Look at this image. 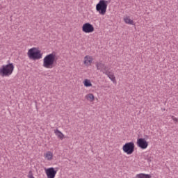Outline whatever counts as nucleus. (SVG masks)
<instances>
[{"instance_id": "1", "label": "nucleus", "mask_w": 178, "mask_h": 178, "mask_svg": "<svg viewBox=\"0 0 178 178\" xmlns=\"http://www.w3.org/2000/svg\"><path fill=\"white\" fill-rule=\"evenodd\" d=\"M56 55L51 53L47 55L43 59V67L46 69H52L55 67V63H56Z\"/></svg>"}, {"instance_id": "2", "label": "nucleus", "mask_w": 178, "mask_h": 178, "mask_svg": "<svg viewBox=\"0 0 178 178\" xmlns=\"http://www.w3.org/2000/svg\"><path fill=\"white\" fill-rule=\"evenodd\" d=\"M13 70H15L13 63L3 65L0 67V76L2 77H8L13 73Z\"/></svg>"}, {"instance_id": "3", "label": "nucleus", "mask_w": 178, "mask_h": 178, "mask_svg": "<svg viewBox=\"0 0 178 178\" xmlns=\"http://www.w3.org/2000/svg\"><path fill=\"white\" fill-rule=\"evenodd\" d=\"M108 3L109 2L106 0H100L99 3L96 5V10L104 16L106 13V9L108 8Z\"/></svg>"}, {"instance_id": "4", "label": "nucleus", "mask_w": 178, "mask_h": 178, "mask_svg": "<svg viewBox=\"0 0 178 178\" xmlns=\"http://www.w3.org/2000/svg\"><path fill=\"white\" fill-rule=\"evenodd\" d=\"M28 56L30 59L35 60L41 59V58H42V54H41V51L37 50L35 48H32L29 50Z\"/></svg>"}, {"instance_id": "5", "label": "nucleus", "mask_w": 178, "mask_h": 178, "mask_svg": "<svg viewBox=\"0 0 178 178\" xmlns=\"http://www.w3.org/2000/svg\"><path fill=\"white\" fill-rule=\"evenodd\" d=\"M134 148H135L134 143L129 142V143H125L123 145L122 150L124 151V152H125V154H127V155H131V154L134 152Z\"/></svg>"}, {"instance_id": "6", "label": "nucleus", "mask_w": 178, "mask_h": 178, "mask_svg": "<svg viewBox=\"0 0 178 178\" xmlns=\"http://www.w3.org/2000/svg\"><path fill=\"white\" fill-rule=\"evenodd\" d=\"M94 30V26L88 22L85 23L82 26V31H83V33H93Z\"/></svg>"}, {"instance_id": "7", "label": "nucleus", "mask_w": 178, "mask_h": 178, "mask_svg": "<svg viewBox=\"0 0 178 178\" xmlns=\"http://www.w3.org/2000/svg\"><path fill=\"white\" fill-rule=\"evenodd\" d=\"M137 145L139 148H141V149H145L148 147V142H147L145 138H138L137 140Z\"/></svg>"}, {"instance_id": "8", "label": "nucleus", "mask_w": 178, "mask_h": 178, "mask_svg": "<svg viewBox=\"0 0 178 178\" xmlns=\"http://www.w3.org/2000/svg\"><path fill=\"white\" fill-rule=\"evenodd\" d=\"M96 67L97 70H100V72H102L104 74V72L109 70V67L105 64L102 63V62H96Z\"/></svg>"}, {"instance_id": "9", "label": "nucleus", "mask_w": 178, "mask_h": 178, "mask_svg": "<svg viewBox=\"0 0 178 178\" xmlns=\"http://www.w3.org/2000/svg\"><path fill=\"white\" fill-rule=\"evenodd\" d=\"M47 178H55L56 173L58 172L54 168H49L45 170Z\"/></svg>"}, {"instance_id": "10", "label": "nucleus", "mask_w": 178, "mask_h": 178, "mask_svg": "<svg viewBox=\"0 0 178 178\" xmlns=\"http://www.w3.org/2000/svg\"><path fill=\"white\" fill-rule=\"evenodd\" d=\"M92 60H94V58H92V56L87 55L84 57L83 63L86 66H91V64L92 63Z\"/></svg>"}, {"instance_id": "11", "label": "nucleus", "mask_w": 178, "mask_h": 178, "mask_svg": "<svg viewBox=\"0 0 178 178\" xmlns=\"http://www.w3.org/2000/svg\"><path fill=\"white\" fill-rule=\"evenodd\" d=\"M104 74H106V76H107L110 79V80H111V81H113V83L116 81V78L115 77V74L111 71H109V70L104 72Z\"/></svg>"}, {"instance_id": "12", "label": "nucleus", "mask_w": 178, "mask_h": 178, "mask_svg": "<svg viewBox=\"0 0 178 178\" xmlns=\"http://www.w3.org/2000/svg\"><path fill=\"white\" fill-rule=\"evenodd\" d=\"M44 156L47 161H52V159H54V153L51 151H48L44 154Z\"/></svg>"}, {"instance_id": "13", "label": "nucleus", "mask_w": 178, "mask_h": 178, "mask_svg": "<svg viewBox=\"0 0 178 178\" xmlns=\"http://www.w3.org/2000/svg\"><path fill=\"white\" fill-rule=\"evenodd\" d=\"M124 22L126 24H131V26H134V22L133 19H130V17L127 16L124 17Z\"/></svg>"}, {"instance_id": "14", "label": "nucleus", "mask_w": 178, "mask_h": 178, "mask_svg": "<svg viewBox=\"0 0 178 178\" xmlns=\"http://www.w3.org/2000/svg\"><path fill=\"white\" fill-rule=\"evenodd\" d=\"M86 99L90 101V102H94L95 97L92 93H89L85 96Z\"/></svg>"}, {"instance_id": "15", "label": "nucleus", "mask_w": 178, "mask_h": 178, "mask_svg": "<svg viewBox=\"0 0 178 178\" xmlns=\"http://www.w3.org/2000/svg\"><path fill=\"white\" fill-rule=\"evenodd\" d=\"M54 133L56 136H57L58 138H60V140H63L65 135H63V134L61 133L60 131H59V129H55Z\"/></svg>"}, {"instance_id": "16", "label": "nucleus", "mask_w": 178, "mask_h": 178, "mask_svg": "<svg viewBox=\"0 0 178 178\" xmlns=\"http://www.w3.org/2000/svg\"><path fill=\"white\" fill-rule=\"evenodd\" d=\"M83 84L85 87H92V83H91V81L88 79H85Z\"/></svg>"}, {"instance_id": "17", "label": "nucleus", "mask_w": 178, "mask_h": 178, "mask_svg": "<svg viewBox=\"0 0 178 178\" xmlns=\"http://www.w3.org/2000/svg\"><path fill=\"white\" fill-rule=\"evenodd\" d=\"M28 178H34V175H33V172L32 171L29 172Z\"/></svg>"}, {"instance_id": "18", "label": "nucleus", "mask_w": 178, "mask_h": 178, "mask_svg": "<svg viewBox=\"0 0 178 178\" xmlns=\"http://www.w3.org/2000/svg\"><path fill=\"white\" fill-rule=\"evenodd\" d=\"M171 118H172V120L174 121V122H176V123H177V122H178V120H177V118H176V117H175V116H171Z\"/></svg>"}, {"instance_id": "19", "label": "nucleus", "mask_w": 178, "mask_h": 178, "mask_svg": "<svg viewBox=\"0 0 178 178\" xmlns=\"http://www.w3.org/2000/svg\"><path fill=\"white\" fill-rule=\"evenodd\" d=\"M13 178H16V177H13Z\"/></svg>"}]
</instances>
